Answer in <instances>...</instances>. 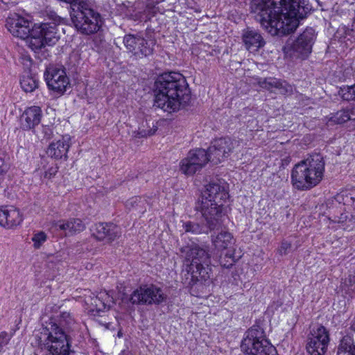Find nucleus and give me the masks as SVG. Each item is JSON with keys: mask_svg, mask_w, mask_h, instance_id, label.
I'll use <instances>...</instances> for the list:
<instances>
[{"mask_svg": "<svg viewBox=\"0 0 355 355\" xmlns=\"http://www.w3.org/2000/svg\"><path fill=\"white\" fill-rule=\"evenodd\" d=\"M330 341L329 332L322 324L313 326L307 336L306 349L309 355H324Z\"/></svg>", "mask_w": 355, "mask_h": 355, "instance_id": "obj_9", "label": "nucleus"}, {"mask_svg": "<svg viewBox=\"0 0 355 355\" xmlns=\"http://www.w3.org/2000/svg\"><path fill=\"white\" fill-rule=\"evenodd\" d=\"M340 94L345 101H355V84L351 87L342 88Z\"/></svg>", "mask_w": 355, "mask_h": 355, "instance_id": "obj_35", "label": "nucleus"}, {"mask_svg": "<svg viewBox=\"0 0 355 355\" xmlns=\"http://www.w3.org/2000/svg\"><path fill=\"white\" fill-rule=\"evenodd\" d=\"M157 131V127L153 124V127L150 128L147 121L145 124L143 123L140 127H139L137 132H134V136L138 138L147 137L151 136Z\"/></svg>", "mask_w": 355, "mask_h": 355, "instance_id": "obj_30", "label": "nucleus"}, {"mask_svg": "<svg viewBox=\"0 0 355 355\" xmlns=\"http://www.w3.org/2000/svg\"><path fill=\"white\" fill-rule=\"evenodd\" d=\"M291 248V243L287 241H284L282 242L281 246L279 248V252L282 255L286 254L290 251Z\"/></svg>", "mask_w": 355, "mask_h": 355, "instance_id": "obj_40", "label": "nucleus"}, {"mask_svg": "<svg viewBox=\"0 0 355 355\" xmlns=\"http://www.w3.org/2000/svg\"><path fill=\"white\" fill-rule=\"evenodd\" d=\"M338 198H342L344 205L353 207L355 209V190L343 193Z\"/></svg>", "mask_w": 355, "mask_h": 355, "instance_id": "obj_34", "label": "nucleus"}, {"mask_svg": "<svg viewBox=\"0 0 355 355\" xmlns=\"http://www.w3.org/2000/svg\"><path fill=\"white\" fill-rule=\"evenodd\" d=\"M166 299L163 291L155 285L140 286L131 294L130 301L133 304H159Z\"/></svg>", "mask_w": 355, "mask_h": 355, "instance_id": "obj_11", "label": "nucleus"}, {"mask_svg": "<svg viewBox=\"0 0 355 355\" xmlns=\"http://www.w3.org/2000/svg\"><path fill=\"white\" fill-rule=\"evenodd\" d=\"M279 85H278L277 89H279L280 94L284 95H290L293 93V87L287 82L279 80Z\"/></svg>", "mask_w": 355, "mask_h": 355, "instance_id": "obj_37", "label": "nucleus"}, {"mask_svg": "<svg viewBox=\"0 0 355 355\" xmlns=\"http://www.w3.org/2000/svg\"><path fill=\"white\" fill-rule=\"evenodd\" d=\"M12 336L6 331H2L0 334V347L3 348L10 341Z\"/></svg>", "mask_w": 355, "mask_h": 355, "instance_id": "obj_39", "label": "nucleus"}, {"mask_svg": "<svg viewBox=\"0 0 355 355\" xmlns=\"http://www.w3.org/2000/svg\"><path fill=\"white\" fill-rule=\"evenodd\" d=\"M86 302L90 304L91 312L96 313L103 312L106 309H110L114 304L113 291H101L96 295L87 299Z\"/></svg>", "mask_w": 355, "mask_h": 355, "instance_id": "obj_17", "label": "nucleus"}, {"mask_svg": "<svg viewBox=\"0 0 355 355\" xmlns=\"http://www.w3.org/2000/svg\"><path fill=\"white\" fill-rule=\"evenodd\" d=\"M127 50L137 58L148 57L153 54L156 40L153 38H144L139 34L125 35L123 40Z\"/></svg>", "mask_w": 355, "mask_h": 355, "instance_id": "obj_10", "label": "nucleus"}, {"mask_svg": "<svg viewBox=\"0 0 355 355\" xmlns=\"http://www.w3.org/2000/svg\"><path fill=\"white\" fill-rule=\"evenodd\" d=\"M350 111H351V113H352V119H354V120H355V102L352 104L351 108H350Z\"/></svg>", "mask_w": 355, "mask_h": 355, "instance_id": "obj_45", "label": "nucleus"}, {"mask_svg": "<svg viewBox=\"0 0 355 355\" xmlns=\"http://www.w3.org/2000/svg\"><path fill=\"white\" fill-rule=\"evenodd\" d=\"M228 197L224 184H221L219 180L212 181L205 186L196 207L205 205L211 215L223 220L225 213L223 203Z\"/></svg>", "mask_w": 355, "mask_h": 355, "instance_id": "obj_5", "label": "nucleus"}, {"mask_svg": "<svg viewBox=\"0 0 355 355\" xmlns=\"http://www.w3.org/2000/svg\"><path fill=\"white\" fill-rule=\"evenodd\" d=\"M250 8L261 26L278 36L293 33L312 9L308 0H253Z\"/></svg>", "mask_w": 355, "mask_h": 355, "instance_id": "obj_1", "label": "nucleus"}, {"mask_svg": "<svg viewBox=\"0 0 355 355\" xmlns=\"http://www.w3.org/2000/svg\"><path fill=\"white\" fill-rule=\"evenodd\" d=\"M220 264L226 268H229L235 262L233 257L232 250L226 251L224 254H221L219 259Z\"/></svg>", "mask_w": 355, "mask_h": 355, "instance_id": "obj_33", "label": "nucleus"}, {"mask_svg": "<svg viewBox=\"0 0 355 355\" xmlns=\"http://www.w3.org/2000/svg\"><path fill=\"white\" fill-rule=\"evenodd\" d=\"M182 252H186L187 261L190 262L187 266V272L191 275V282H202L209 278L210 260L205 250L196 245L187 250L182 249Z\"/></svg>", "mask_w": 355, "mask_h": 355, "instance_id": "obj_7", "label": "nucleus"}, {"mask_svg": "<svg viewBox=\"0 0 355 355\" xmlns=\"http://www.w3.org/2000/svg\"><path fill=\"white\" fill-rule=\"evenodd\" d=\"M34 33L37 35H42L46 45L53 46L60 39L58 25L54 22H45L34 26Z\"/></svg>", "mask_w": 355, "mask_h": 355, "instance_id": "obj_20", "label": "nucleus"}, {"mask_svg": "<svg viewBox=\"0 0 355 355\" xmlns=\"http://www.w3.org/2000/svg\"><path fill=\"white\" fill-rule=\"evenodd\" d=\"M215 248L218 250H232L234 239L228 232H221L216 237L212 239Z\"/></svg>", "mask_w": 355, "mask_h": 355, "instance_id": "obj_25", "label": "nucleus"}, {"mask_svg": "<svg viewBox=\"0 0 355 355\" xmlns=\"http://www.w3.org/2000/svg\"><path fill=\"white\" fill-rule=\"evenodd\" d=\"M3 351V348L0 347V353Z\"/></svg>", "mask_w": 355, "mask_h": 355, "instance_id": "obj_46", "label": "nucleus"}, {"mask_svg": "<svg viewBox=\"0 0 355 355\" xmlns=\"http://www.w3.org/2000/svg\"><path fill=\"white\" fill-rule=\"evenodd\" d=\"M58 172V167H51L50 168H49V170L45 172L44 173V177L46 178H51L53 177H54L55 175V174L57 173Z\"/></svg>", "mask_w": 355, "mask_h": 355, "instance_id": "obj_43", "label": "nucleus"}, {"mask_svg": "<svg viewBox=\"0 0 355 355\" xmlns=\"http://www.w3.org/2000/svg\"><path fill=\"white\" fill-rule=\"evenodd\" d=\"M44 76L49 89L58 94H63L70 85L69 79L64 69H49L44 73Z\"/></svg>", "mask_w": 355, "mask_h": 355, "instance_id": "obj_14", "label": "nucleus"}, {"mask_svg": "<svg viewBox=\"0 0 355 355\" xmlns=\"http://www.w3.org/2000/svg\"><path fill=\"white\" fill-rule=\"evenodd\" d=\"M258 84L261 87L269 91H272L274 89H277L278 85H280L279 80L273 77L260 78Z\"/></svg>", "mask_w": 355, "mask_h": 355, "instance_id": "obj_32", "label": "nucleus"}, {"mask_svg": "<svg viewBox=\"0 0 355 355\" xmlns=\"http://www.w3.org/2000/svg\"><path fill=\"white\" fill-rule=\"evenodd\" d=\"M233 144L230 138H219L215 139L207 151L209 162L218 164L224 160L233 149Z\"/></svg>", "mask_w": 355, "mask_h": 355, "instance_id": "obj_15", "label": "nucleus"}, {"mask_svg": "<svg viewBox=\"0 0 355 355\" xmlns=\"http://www.w3.org/2000/svg\"><path fill=\"white\" fill-rule=\"evenodd\" d=\"M42 134L43 135V139H49L53 134L52 129L48 125H43L42 127Z\"/></svg>", "mask_w": 355, "mask_h": 355, "instance_id": "obj_42", "label": "nucleus"}, {"mask_svg": "<svg viewBox=\"0 0 355 355\" xmlns=\"http://www.w3.org/2000/svg\"><path fill=\"white\" fill-rule=\"evenodd\" d=\"M73 323L69 313H62L58 323L51 321L44 328V333H42L44 338H40L39 347L46 351V355H70L74 353L69 334Z\"/></svg>", "mask_w": 355, "mask_h": 355, "instance_id": "obj_3", "label": "nucleus"}, {"mask_svg": "<svg viewBox=\"0 0 355 355\" xmlns=\"http://www.w3.org/2000/svg\"><path fill=\"white\" fill-rule=\"evenodd\" d=\"M28 46L33 51L36 52L44 47L46 44L42 35H37L34 33V27L30 30V33L28 37L24 38Z\"/></svg>", "mask_w": 355, "mask_h": 355, "instance_id": "obj_26", "label": "nucleus"}, {"mask_svg": "<svg viewBox=\"0 0 355 355\" xmlns=\"http://www.w3.org/2000/svg\"><path fill=\"white\" fill-rule=\"evenodd\" d=\"M348 352L349 355H354L355 352V345L353 338L349 336H345L340 340L338 347L337 355Z\"/></svg>", "mask_w": 355, "mask_h": 355, "instance_id": "obj_28", "label": "nucleus"}, {"mask_svg": "<svg viewBox=\"0 0 355 355\" xmlns=\"http://www.w3.org/2000/svg\"><path fill=\"white\" fill-rule=\"evenodd\" d=\"M350 109L342 110L335 113L331 118V120L338 124L344 123L349 120H354Z\"/></svg>", "mask_w": 355, "mask_h": 355, "instance_id": "obj_31", "label": "nucleus"}, {"mask_svg": "<svg viewBox=\"0 0 355 355\" xmlns=\"http://www.w3.org/2000/svg\"><path fill=\"white\" fill-rule=\"evenodd\" d=\"M164 1V0H146L145 1V7L155 15L157 12L156 5Z\"/></svg>", "mask_w": 355, "mask_h": 355, "instance_id": "obj_38", "label": "nucleus"}, {"mask_svg": "<svg viewBox=\"0 0 355 355\" xmlns=\"http://www.w3.org/2000/svg\"><path fill=\"white\" fill-rule=\"evenodd\" d=\"M144 200L141 199V198H137L135 197L131 198L127 202L126 206L127 207H137L139 206V204H143Z\"/></svg>", "mask_w": 355, "mask_h": 355, "instance_id": "obj_41", "label": "nucleus"}, {"mask_svg": "<svg viewBox=\"0 0 355 355\" xmlns=\"http://www.w3.org/2000/svg\"><path fill=\"white\" fill-rule=\"evenodd\" d=\"M71 137L65 135L61 137L56 141L51 143L46 150V154L49 157L55 159L67 158V153L71 146Z\"/></svg>", "mask_w": 355, "mask_h": 355, "instance_id": "obj_18", "label": "nucleus"}, {"mask_svg": "<svg viewBox=\"0 0 355 355\" xmlns=\"http://www.w3.org/2000/svg\"><path fill=\"white\" fill-rule=\"evenodd\" d=\"M42 111L38 106H31L25 110L20 116V125L24 130H33L42 119Z\"/></svg>", "mask_w": 355, "mask_h": 355, "instance_id": "obj_19", "label": "nucleus"}, {"mask_svg": "<svg viewBox=\"0 0 355 355\" xmlns=\"http://www.w3.org/2000/svg\"><path fill=\"white\" fill-rule=\"evenodd\" d=\"M155 85L153 106L164 112H176L190 101L189 85L185 78L180 73H165L157 79Z\"/></svg>", "mask_w": 355, "mask_h": 355, "instance_id": "obj_2", "label": "nucleus"}, {"mask_svg": "<svg viewBox=\"0 0 355 355\" xmlns=\"http://www.w3.org/2000/svg\"><path fill=\"white\" fill-rule=\"evenodd\" d=\"M195 210L201 214L203 223L202 224L193 221L184 223L182 227L184 232L192 234H207L209 232L221 227L223 220L211 215L208 211L207 207L205 205L195 206Z\"/></svg>", "mask_w": 355, "mask_h": 355, "instance_id": "obj_8", "label": "nucleus"}, {"mask_svg": "<svg viewBox=\"0 0 355 355\" xmlns=\"http://www.w3.org/2000/svg\"><path fill=\"white\" fill-rule=\"evenodd\" d=\"M22 89L26 92H32L38 87V80L35 76L24 75L20 80Z\"/></svg>", "mask_w": 355, "mask_h": 355, "instance_id": "obj_29", "label": "nucleus"}, {"mask_svg": "<svg viewBox=\"0 0 355 355\" xmlns=\"http://www.w3.org/2000/svg\"><path fill=\"white\" fill-rule=\"evenodd\" d=\"M324 171V162L320 154H313L295 165L291 182L298 190H308L320 183Z\"/></svg>", "mask_w": 355, "mask_h": 355, "instance_id": "obj_4", "label": "nucleus"}, {"mask_svg": "<svg viewBox=\"0 0 355 355\" xmlns=\"http://www.w3.org/2000/svg\"><path fill=\"white\" fill-rule=\"evenodd\" d=\"M317 34L311 27H307L293 42L291 49L295 56L305 59L312 51V47L315 42Z\"/></svg>", "mask_w": 355, "mask_h": 355, "instance_id": "obj_13", "label": "nucleus"}, {"mask_svg": "<svg viewBox=\"0 0 355 355\" xmlns=\"http://www.w3.org/2000/svg\"><path fill=\"white\" fill-rule=\"evenodd\" d=\"M209 155L205 149L190 150L187 157L181 160L180 169L187 175H192L200 171L209 162Z\"/></svg>", "mask_w": 355, "mask_h": 355, "instance_id": "obj_12", "label": "nucleus"}, {"mask_svg": "<svg viewBox=\"0 0 355 355\" xmlns=\"http://www.w3.org/2000/svg\"><path fill=\"white\" fill-rule=\"evenodd\" d=\"M125 15L130 19L137 22H146L154 16L145 6L140 7L139 3L128 9Z\"/></svg>", "mask_w": 355, "mask_h": 355, "instance_id": "obj_24", "label": "nucleus"}, {"mask_svg": "<svg viewBox=\"0 0 355 355\" xmlns=\"http://www.w3.org/2000/svg\"><path fill=\"white\" fill-rule=\"evenodd\" d=\"M241 348L250 355H277L276 348L266 338L263 329L259 325H253L245 333Z\"/></svg>", "mask_w": 355, "mask_h": 355, "instance_id": "obj_6", "label": "nucleus"}, {"mask_svg": "<svg viewBox=\"0 0 355 355\" xmlns=\"http://www.w3.org/2000/svg\"><path fill=\"white\" fill-rule=\"evenodd\" d=\"M6 26L14 37L24 39L29 35L31 22L15 13L7 18Z\"/></svg>", "mask_w": 355, "mask_h": 355, "instance_id": "obj_16", "label": "nucleus"}, {"mask_svg": "<svg viewBox=\"0 0 355 355\" xmlns=\"http://www.w3.org/2000/svg\"><path fill=\"white\" fill-rule=\"evenodd\" d=\"M46 240V234L44 232L35 233L32 238L33 245L35 248H39L42 244Z\"/></svg>", "mask_w": 355, "mask_h": 355, "instance_id": "obj_36", "label": "nucleus"}, {"mask_svg": "<svg viewBox=\"0 0 355 355\" xmlns=\"http://www.w3.org/2000/svg\"><path fill=\"white\" fill-rule=\"evenodd\" d=\"M6 207H2L0 209V226L5 227L6 220Z\"/></svg>", "mask_w": 355, "mask_h": 355, "instance_id": "obj_44", "label": "nucleus"}, {"mask_svg": "<svg viewBox=\"0 0 355 355\" xmlns=\"http://www.w3.org/2000/svg\"><path fill=\"white\" fill-rule=\"evenodd\" d=\"M6 228H12L22 222V217L19 211L13 207H10V209L6 207Z\"/></svg>", "mask_w": 355, "mask_h": 355, "instance_id": "obj_27", "label": "nucleus"}, {"mask_svg": "<svg viewBox=\"0 0 355 355\" xmlns=\"http://www.w3.org/2000/svg\"><path fill=\"white\" fill-rule=\"evenodd\" d=\"M58 230H62L67 236H71L79 233L85 229V225L79 218H71L65 222L57 223Z\"/></svg>", "mask_w": 355, "mask_h": 355, "instance_id": "obj_23", "label": "nucleus"}, {"mask_svg": "<svg viewBox=\"0 0 355 355\" xmlns=\"http://www.w3.org/2000/svg\"><path fill=\"white\" fill-rule=\"evenodd\" d=\"M242 40L246 49L252 53L257 52L266 43L257 31L249 28L243 31Z\"/></svg>", "mask_w": 355, "mask_h": 355, "instance_id": "obj_22", "label": "nucleus"}, {"mask_svg": "<svg viewBox=\"0 0 355 355\" xmlns=\"http://www.w3.org/2000/svg\"><path fill=\"white\" fill-rule=\"evenodd\" d=\"M120 234V228L111 223L96 224L92 233L98 240H106L108 242L114 241Z\"/></svg>", "mask_w": 355, "mask_h": 355, "instance_id": "obj_21", "label": "nucleus"}]
</instances>
